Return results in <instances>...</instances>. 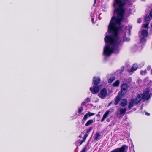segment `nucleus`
<instances>
[{
  "instance_id": "obj_1",
  "label": "nucleus",
  "mask_w": 152,
  "mask_h": 152,
  "mask_svg": "<svg viewBox=\"0 0 152 152\" xmlns=\"http://www.w3.org/2000/svg\"><path fill=\"white\" fill-rule=\"evenodd\" d=\"M126 4V3L124 0L122 2L121 0H115L113 4L115 8L114 12L117 14V17L113 16L111 18L104 38H118L121 29L119 26L124 19V14L125 10L124 7Z\"/></svg>"
},
{
  "instance_id": "obj_2",
  "label": "nucleus",
  "mask_w": 152,
  "mask_h": 152,
  "mask_svg": "<svg viewBox=\"0 0 152 152\" xmlns=\"http://www.w3.org/2000/svg\"><path fill=\"white\" fill-rule=\"evenodd\" d=\"M129 40L130 39H104L105 46L104 48L103 55L109 56L113 53H118L119 47L123 42Z\"/></svg>"
},
{
  "instance_id": "obj_3",
  "label": "nucleus",
  "mask_w": 152,
  "mask_h": 152,
  "mask_svg": "<svg viewBox=\"0 0 152 152\" xmlns=\"http://www.w3.org/2000/svg\"><path fill=\"white\" fill-rule=\"evenodd\" d=\"M141 94H138L135 99L132 98L130 99V102L128 105V108L130 110L134 104H138L140 102V96Z\"/></svg>"
},
{
  "instance_id": "obj_4",
  "label": "nucleus",
  "mask_w": 152,
  "mask_h": 152,
  "mask_svg": "<svg viewBox=\"0 0 152 152\" xmlns=\"http://www.w3.org/2000/svg\"><path fill=\"white\" fill-rule=\"evenodd\" d=\"M146 39H140V43L136 44H135L132 48V51L133 52H135L139 50L141 48V46L142 44H144L146 42Z\"/></svg>"
},
{
  "instance_id": "obj_5",
  "label": "nucleus",
  "mask_w": 152,
  "mask_h": 152,
  "mask_svg": "<svg viewBox=\"0 0 152 152\" xmlns=\"http://www.w3.org/2000/svg\"><path fill=\"white\" fill-rule=\"evenodd\" d=\"M127 85L126 83H123L122 85L120 92L119 93L121 95L123 96L126 94L127 92Z\"/></svg>"
},
{
  "instance_id": "obj_6",
  "label": "nucleus",
  "mask_w": 152,
  "mask_h": 152,
  "mask_svg": "<svg viewBox=\"0 0 152 152\" xmlns=\"http://www.w3.org/2000/svg\"><path fill=\"white\" fill-rule=\"evenodd\" d=\"M149 91H144L143 94H141V96H140V101L142 99L145 100H148L150 98V96L149 95Z\"/></svg>"
},
{
  "instance_id": "obj_7",
  "label": "nucleus",
  "mask_w": 152,
  "mask_h": 152,
  "mask_svg": "<svg viewBox=\"0 0 152 152\" xmlns=\"http://www.w3.org/2000/svg\"><path fill=\"white\" fill-rule=\"evenodd\" d=\"M107 92L106 88H103L101 90L100 93L98 94V96L102 99H104L107 96Z\"/></svg>"
},
{
  "instance_id": "obj_8",
  "label": "nucleus",
  "mask_w": 152,
  "mask_h": 152,
  "mask_svg": "<svg viewBox=\"0 0 152 152\" xmlns=\"http://www.w3.org/2000/svg\"><path fill=\"white\" fill-rule=\"evenodd\" d=\"M90 91L94 94H97L100 90V87L98 86H94L90 88Z\"/></svg>"
},
{
  "instance_id": "obj_9",
  "label": "nucleus",
  "mask_w": 152,
  "mask_h": 152,
  "mask_svg": "<svg viewBox=\"0 0 152 152\" xmlns=\"http://www.w3.org/2000/svg\"><path fill=\"white\" fill-rule=\"evenodd\" d=\"M127 147L125 145H123L121 147L115 149L110 152H124L125 149H127Z\"/></svg>"
},
{
  "instance_id": "obj_10",
  "label": "nucleus",
  "mask_w": 152,
  "mask_h": 152,
  "mask_svg": "<svg viewBox=\"0 0 152 152\" xmlns=\"http://www.w3.org/2000/svg\"><path fill=\"white\" fill-rule=\"evenodd\" d=\"M132 28V26L130 25H129L128 26L125 27V30L126 31L125 32H124V35H130L131 30Z\"/></svg>"
},
{
  "instance_id": "obj_11",
  "label": "nucleus",
  "mask_w": 152,
  "mask_h": 152,
  "mask_svg": "<svg viewBox=\"0 0 152 152\" xmlns=\"http://www.w3.org/2000/svg\"><path fill=\"white\" fill-rule=\"evenodd\" d=\"M101 81V80L99 77H95L93 78V84L95 85H98Z\"/></svg>"
},
{
  "instance_id": "obj_12",
  "label": "nucleus",
  "mask_w": 152,
  "mask_h": 152,
  "mask_svg": "<svg viewBox=\"0 0 152 152\" xmlns=\"http://www.w3.org/2000/svg\"><path fill=\"white\" fill-rule=\"evenodd\" d=\"M137 65L136 64H134L132 65V67L130 69L128 70L129 73H132V72L136 71L137 69Z\"/></svg>"
},
{
  "instance_id": "obj_13",
  "label": "nucleus",
  "mask_w": 152,
  "mask_h": 152,
  "mask_svg": "<svg viewBox=\"0 0 152 152\" xmlns=\"http://www.w3.org/2000/svg\"><path fill=\"white\" fill-rule=\"evenodd\" d=\"M122 97V96L119 93L117 96L116 97L115 101L114 102L115 104L116 105L119 102L121 99Z\"/></svg>"
},
{
  "instance_id": "obj_14",
  "label": "nucleus",
  "mask_w": 152,
  "mask_h": 152,
  "mask_svg": "<svg viewBox=\"0 0 152 152\" xmlns=\"http://www.w3.org/2000/svg\"><path fill=\"white\" fill-rule=\"evenodd\" d=\"M148 35V30L143 29L141 31V35L142 37V38H146Z\"/></svg>"
},
{
  "instance_id": "obj_15",
  "label": "nucleus",
  "mask_w": 152,
  "mask_h": 152,
  "mask_svg": "<svg viewBox=\"0 0 152 152\" xmlns=\"http://www.w3.org/2000/svg\"><path fill=\"white\" fill-rule=\"evenodd\" d=\"M127 99H124L121 101L120 105L121 106L124 107L127 105Z\"/></svg>"
},
{
  "instance_id": "obj_16",
  "label": "nucleus",
  "mask_w": 152,
  "mask_h": 152,
  "mask_svg": "<svg viewBox=\"0 0 152 152\" xmlns=\"http://www.w3.org/2000/svg\"><path fill=\"white\" fill-rule=\"evenodd\" d=\"M101 135L100 133L97 132L94 135V138L95 140H98L99 139H100V137Z\"/></svg>"
},
{
  "instance_id": "obj_17",
  "label": "nucleus",
  "mask_w": 152,
  "mask_h": 152,
  "mask_svg": "<svg viewBox=\"0 0 152 152\" xmlns=\"http://www.w3.org/2000/svg\"><path fill=\"white\" fill-rule=\"evenodd\" d=\"M110 113L109 111H107L104 114L103 117L101 120V122H103L104 121V120L106 119Z\"/></svg>"
},
{
  "instance_id": "obj_18",
  "label": "nucleus",
  "mask_w": 152,
  "mask_h": 152,
  "mask_svg": "<svg viewBox=\"0 0 152 152\" xmlns=\"http://www.w3.org/2000/svg\"><path fill=\"white\" fill-rule=\"evenodd\" d=\"M126 108H120L119 109V113L120 115L124 114V113L126 112Z\"/></svg>"
},
{
  "instance_id": "obj_19",
  "label": "nucleus",
  "mask_w": 152,
  "mask_h": 152,
  "mask_svg": "<svg viewBox=\"0 0 152 152\" xmlns=\"http://www.w3.org/2000/svg\"><path fill=\"white\" fill-rule=\"evenodd\" d=\"M149 15L148 14H146L144 18V20L146 22H149V21L150 20V18Z\"/></svg>"
},
{
  "instance_id": "obj_20",
  "label": "nucleus",
  "mask_w": 152,
  "mask_h": 152,
  "mask_svg": "<svg viewBox=\"0 0 152 152\" xmlns=\"http://www.w3.org/2000/svg\"><path fill=\"white\" fill-rule=\"evenodd\" d=\"M93 123V121L92 119H90L88 120L85 124L86 126H88L91 124Z\"/></svg>"
},
{
  "instance_id": "obj_21",
  "label": "nucleus",
  "mask_w": 152,
  "mask_h": 152,
  "mask_svg": "<svg viewBox=\"0 0 152 152\" xmlns=\"http://www.w3.org/2000/svg\"><path fill=\"white\" fill-rule=\"evenodd\" d=\"M119 81L117 80L113 84V86L114 87H117L119 86Z\"/></svg>"
},
{
  "instance_id": "obj_22",
  "label": "nucleus",
  "mask_w": 152,
  "mask_h": 152,
  "mask_svg": "<svg viewBox=\"0 0 152 152\" xmlns=\"http://www.w3.org/2000/svg\"><path fill=\"white\" fill-rule=\"evenodd\" d=\"M88 133H86V134L84 137H83V140H82L80 143V145H81L83 142H85L86 138L88 137Z\"/></svg>"
},
{
  "instance_id": "obj_23",
  "label": "nucleus",
  "mask_w": 152,
  "mask_h": 152,
  "mask_svg": "<svg viewBox=\"0 0 152 152\" xmlns=\"http://www.w3.org/2000/svg\"><path fill=\"white\" fill-rule=\"evenodd\" d=\"M89 148L88 145V144L86 145L84 148L80 152H86L89 149Z\"/></svg>"
},
{
  "instance_id": "obj_24",
  "label": "nucleus",
  "mask_w": 152,
  "mask_h": 152,
  "mask_svg": "<svg viewBox=\"0 0 152 152\" xmlns=\"http://www.w3.org/2000/svg\"><path fill=\"white\" fill-rule=\"evenodd\" d=\"M115 79V77L113 76L110 78L108 80V82L109 83H112Z\"/></svg>"
},
{
  "instance_id": "obj_25",
  "label": "nucleus",
  "mask_w": 152,
  "mask_h": 152,
  "mask_svg": "<svg viewBox=\"0 0 152 152\" xmlns=\"http://www.w3.org/2000/svg\"><path fill=\"white\" fill-rule=\"evenodd\" d=\"M124 1L126 3V4L128 5H131L133 4L131 0H124Z\"/></svg>"
},
{
  "instance_id": "obj_26",
  "label": "nucleus",
  "mask_w": 152,
  "mask_h": 152,
  "mask_svg": "<svg viewBox=\"0 0 152 152\" xmlns=\"http://www.w3.org/2000/svg\"><path fill=\"white\" fill-rule=\"evenodd\" d=\"M146 23L143 25V26L145 28H146L148 29V26L149 23V22H146Z\"/></svg>"
},
{
  "instance_id": "obj_27",
  "label": "nucleus",
  "mask_w": 152,
  "mask_h": 152,
  "mask_svg": "<svg viewBox=\"0 0 152 152\" xmlns=\"http://www.w3.org/2000/svg\"><path fill=\"white\" fill-rule=\"evenodd\" d=\"M89 116L88 115V114L86 113L84 116V117L83 118V119L84 121H86L88 118V117Z\"/></svg>"
},
{
  "instance_id": "obj_28",
  "label": "nucleus",
  "mask_w": 152,
  "mask_h": 152,
  "mask_svg": "<svg viewBox=\"0 0 152 152\" xmlns=\"http://www.w3.org/2000/svg\"><path fill=\"white\" fill-rule=\"evenodd\" d=\"M83 110V107L82 106H81L80 107L78 108V112L79 113H80Z\"/></svg>"
},
{
  "instance_id": "obj_29",
  "label": "nucleus",
  "mask_w": 152,
  "mask_h": 152,
  "mask_svg": "<svg viewBox=\"0 0 152 152\" xmlns=\"http://www.w3.org/2000/svg\"><path fill=\"white\" fill-rule=\"evenodd\" d=\"M87 114L88 116H91L93 115H94V113H91L90 112H88V113H86Z\"/></svg>"
},
{
  "instance_id": "obj_30",
  "label": "nucleus",
  "mask_w": 152,
  "mask_h": 152,
  "mask_svg": "<svg viewBox=\"0 0 152 152\" xmlns=\"http://www.w3.org/2000/svg\"><path fill=\"white\" fill-rule=\"evenodd\" d=\"M147 72V71L146 70H144V71H141L140 72V73L142 75H145Z\"/></svg>"
},
{
  "instance_id": "obj_31",
  "label": "nucleus",
  "mask_w": 152,
  "mask_h": 152,
  "mask_svg": "<svg viewBox=\"0 0 152 152\" xmlns=\"http://www.w3.org/2000/svg\"><path fill=\"white\" fill-rule=\"evenodd\" d=\"M91 99L90 98L87 97V98L85 100V101L86 102V103L89 102L90 101Z\"/></svg>"
},
{
  "instance_id": "obj_32",
  "label": "nucleus",
  "mask_w": 152,
  "mask_h": 152,
  "mask_svg": "<svg viewBox=\"0 0 152 152\" xmlns=\"http://www.w3.org/2000/svg\"><path fill=\"white\" fill-rule=\"evenodd\" d=\"M92 127H90L87 130V133H88L92 129Z\"/></svg>"
},
{
  "instance_id": "obj_33",
  "label": "nucleus",
  "mask_w": 152,
  "mask_h": 152,
  "mask_svg": "<svg viewBox=\"0 0 152 152\" xmlns=\"http://www.w3.org/2000/svg\"><path fill=\"white\" fill-rule=\"evenodd\" d=\"M137 22L139 23H140L141 22V19L140 18H139L137 20Z\"/></svg>"
},
{
  "instance_id": "obj_34",
  "label": "nucleus",
  "mask_w": 152,
  "mask_h": 152,
  "mask_svg": "<svg viewBox=\"0 0 152 152\" xmlns=\"http://www.w3.org/2000/svg\"><path fill=\"white\" fill-rule=\"evenodd\" d=\"M149 15L151 18H152V9L151 10L150 12Z\"/></svg>"
},
{
  "instance_id": "obj_35",
  "label": "nucleus",
  "mask_w": 152,
  "mask_h": 152,
  "mask_svg": "<svg viewBox=\"0 0 152 152\" xmlns=\"http://www.w3.org/2000/svg\"><path fill=\"white\" fill-rule=\"evenodd\" d=\"M86 102L85 101L84 102H82L81 105L82 106H84L86 104Z\"/></svg>"
},
{
  "instance_id": "obj_36",
  "label": "nucleus",
  "mask_w": 152,
  "mask_h": 152,
  "mask_svg": "<svg viewBox=\"0 0 152 152\" xmlns=\"http://www.w3.org/2000/svg\"><path fill=\"white\" fill-rule=\"evenodd\" d=\"M124 67H122L121 70L120 71V73H121L124 70Z\"/></svg>"
},
{
  "instance_id": "obj_37",
  "label": "nucleus",
  "mask_w": 152,
  "mask_h": 152,
  "mask_svg": "<svg viewBox=\"0 0 152 152\" xmlns=\"http://www.w3.org/2000/svg\"><path fill=\"white\" fill-rule=\"evenodd\" d=\"M151 66H148L147 67V69L148 70H149L151 69Z\"/></svg>"
},
{
  "instance_id": "obj_38",
  "label": "nucleus",
  "mask_w": 152,
  "mask_h": 152,
  "mask_svg": "<svg viewBox=\"0 0 152 152\" xmlns=\"http://www.w3.org/2000/svg\"><path fill=\"white\" fill-rule=\"evenodd\" d=\"M145 114L147 116H149L150 115V113L147 112H145Z\"/></svg>"
},
{
  "instance_id": "obj_39",
  "label": "nucleus",
  "mask_w": 152,
  "mask_h": 152,
  "mask_svg": "<svg viewBox=\"0 0 152 152\" xmlns=\"http://www.w3.org/2000/svg\"><path fill=\"white\" fill-rule=\"evenodd\" d=\"M110 118H108L107 119L106 121L107 122H109L110 121Z\"/></svg>"
},
{
  "instance_id": "obj_40",
  "label": "nucleus",
  "mask_w": 152,
  "mask_h": 152,
  "mask_svg": "<svg viewBox=\"0 0 152 152\" xmlns=\"http://www.w3.org/2000/svg\"><path fill=\"white\" fill-rule=\"evenodd\" d=\"M91 20H92V22H93L94 20V18H92Z\"/></svg>"
},
{
  "instance_id": "obj_41",
  "label": "nucleus",
  "mask_w": 152,
  "mask_h": 152,
  "mask_svg": "<svg viewBox=\"0 0 152 152\" xmlns=\"http://www.w3.org/2000/svg\"><path fill=\"white\" fill-rule=\"evenodd\" d=\"M96 0H94V4H95L96 2Z\"/></svg>"
},
{
  "instance_id": "obj_42",
  "label": "nucleus",
  "mask_w": 152,
  "mask_h": 152,
  "mask_svg": "<svg viewBox=\"0 0 152 152\" xmlns=\"http://www.w3.org/2000/svg\"><path fill=\"white\" fill-rule=\"evenodd\" d=\"M151 73L152 75V69H151Z\"/></svg>"
},
{
  "instance_id": "obj_43",
  "label": "nucleus",
  "mask_w": 152,
  "mask_h": 152,
  "mask_svg": "<svg viewBox=\"0 0 152 152\" xmlns=\"http://www.w3.org/2000/svg\"><path fill=\"white\" fill-rule=\"evenodd\" d=\"M96 116H100V115L99 114H97V115H96Z\"/></svg>"
},
{
  "instance_id": "obj_44",
  "label": "nucleus",
  "mask_w": 152,
  "mask_h": 152,
  "mask_svg": "<svg viewBox=\"0 0 152 152\" xmlns=\"http://www.w3.org/2000/svg\"><path fill=\"white\" fill-rule=\"evenodd\" d=\"M79 137H81V135H80Z\"/></svg>"
},
{
  "instance_id": "obj_45",
  "label": "nucleus",
  "mask_w": 152,
  "mask_h": 152,
  "mask_svg": "<svg viewBox=\"0 0 152 152\" xmlns=\"http://www.w3.org/2000/svg\"><path fill=\"white\" fill-rule=\"evenodd\" d=\"M111 104V103H110L109 104V105H110V104Z\"/></svg>"
},
{
  "instance_id": "obj_46",
  "label": "nucleus",
  "mask_w": 152,
  "mask_h": 152,
  "mask_svg": "<svg viewBox=\"0 0 152 152\" xmlns=\"http://www.w3.org/2000/svg\"><path fill=\"white\" fill-rule=\"evenodd\" d=\"M127 38L126 37H124V38Z\"/></svg>"
},
{
  "instance_id": "obj_47",
  "label": "nucleus",
  "mask_w": 152,
  "mask_h": 152,
  "mask_svg": "<svg viewBox=\"0 0 152 152\" xmlns=\"http://www.w3.org/2000/svg\"><path fill=\"white\" fill-rule=\"evenodd\" d=\"M151 26L152 27V26H151L152 23H151Z\"/></svg>"
}]
</instances>
